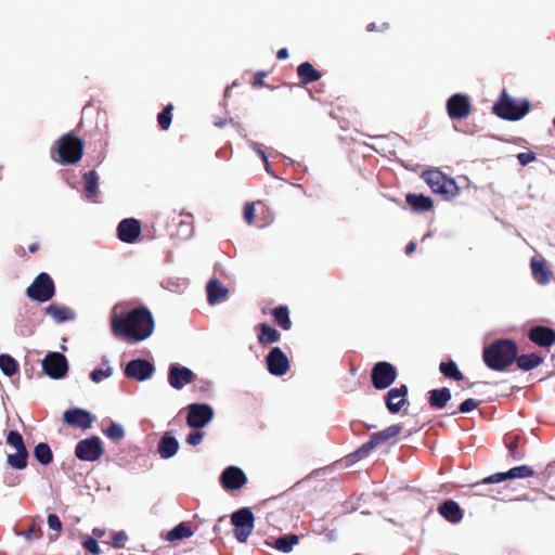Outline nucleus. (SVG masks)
Returning <instances> with one entry per match:
<instances>
[{
  "label": "nucleus",
  "mask_w": 555,
  "mask_h": 555,
  "mask_svg": "<svg viewBox=\"0 0 555 555\" xmlns=\"http://www.w3.org/2000/svg\"><path fill=\"white\" fill-rule=\"evenodd\" d=\"M518 347L512 339L502 338L483 348L485 364L498 372L505 371L517 359Z\"/></svg>",
  "instance_id": "f257e3e1"
},
{
  "label": "nucleus",
  "mask_w": 555,
  "mask_h": 555,
  "mask_svg": "<svg viewBox=\"0 0 555 555\" xmlns=\"http://www.w3.org/2000/svg\"><path fill=\"white\" fill-rule=\"evenodd\" d=\"M112 332L116 337L128 343L139 341V307L127 314L113 317Z\"/></svg>",
  "instance_id": "f03ea898"
},
{
  "label": "nucleus",
  "mask_w": 555,
  "mask_h": 555,
  "mask_svg": "<svg viewBox=\"0 0 555 555\" xmlns=\"http://www.w3.org/2000/svg\"><path fill=\"white\" fill-rule=\"evenodd\" d=\"M85 143L73 132L62 135L56 142L57 162L63 165L77 164L83 155Z\"/></svg>",
  "instance_id": "7ed1b4c3"
},
{
  "label": "nucleus",
  "mask_w": 555,
  "mask_h": 555,
  "mask_svg": "<svg viewBox=\"0 0 555 555\" xmlns=\"http://www.w3.org/2000/svg\"><path fill=\"white\" fill-rule=\"evenodd\" d=\"M529 108L530 103L528 101L518 103L504 90L500 99L495 102L493 112L503 119L519 120L529 112Z\"/></svg>",
  "instance_id": "20e7f679"
},
{
  "label": "nucleus",
  "mask_w": 555,
  "mask_h": 555,
  "mask_svg": "<svg viewBox=\"0 0 555 555\" xmlns=\"http://www.w3.org/2000/svg\"><path fill=\"white\" fill-rule=\"evenodd\" d=\"M423 178L434 193L444 196L446 199H451L459 193L455 181L438 169L425 171Z\"/></svg>",
  "instance_id": "39448f33"
},
{
  "label": "nucleus",
  "mask_w": 555,
  "mask_h": 555,
  "mask_svg": "<svg viewBox=\"0 0 555 555\" xmlns=\"http://www.w3.org/2000/svg\"><path fill=\"white\" fill-rule=\"evenodd\" d=\"M26 295L38 302L49 301L55 295V285L52 278L46 273H39L27 287Z\"/></svg>",
  "instance_id": "423d86ee"
},
{
  "label": "nucleus",
  "mask_w": 555,
  "mask_h": 555,
  "mask_svg": "<svg viewBox=\"0 0 555 555\" xmlns=\"http://www.w3.org/2000/svg\"><path fill=\"white\" fill-rule=\"evenodd\" d=\"M403 429L401 424H393L380 431L374 433L369 441L363 443L356 452L354 456L358 459H363L369 455V453L374 450L376 447L386 443L391 438L398 436Z\"/></svg>",
  "instance_id": "0eeeda50"
},
{
  "label": "nucleus",
  "mask_w": 555,
  "mask_h": 555,
  "mask_svg": "<svg viewBox=\"0 0 555 555\" xmlns=\"http://www.w3.org/2000/svg\"><path fill=\"white\" fill-rule=\"evenodd\" d=\"M7 443L16 450L15 454H9L8 464L15 469H24L27 466L28 451L22 435L16 430H10L7 436Z\"/></svg>",
  "instance_id": "6e6552de"
},
{
  "label": "nucleus",
  "mask_w": 555,
  "mask_h": 555,
  "mask_svg": "<svg viewBox=\"0 0 555 555\" xmlns=\"http://www.w3.org/2000/svg\"><path fill=\"white\" fill-rule=\"evenodd\" d=\"M234 535L238 542H246L254 530L255 516L248 507H242L231 516Z\"/></svg>",
  "instance_id": "1a4fd4ad"
},
{
  "label": "nucleus",
  "mask_w": 555,
  "mask_h": 555,
  "mask_svg": "<svg viewBox=\"0 0 555 555\" xmlns=\"http://www.w3.org/2000/svg\"><path fill=\"white\" fill-rule=\"evenodd\" d=\"M104 449L99 437L92 436L80 440L75 448V455L80 461L95 462L102 457Z\"/></svg>",
  "instance_id": "9d476101"
},
{
  "label": "nucleus",
  "mask_w": 555,
  "mask_h": 555,
  "mask_svg": "<svg viewBox=\"0 0 555 555\" xmlns=\"http://www.w3.org/2000/svg\"><path fill=\"white\" fill-rule=\"evenodd\" d=\"M371 378L374 388L383 390L393 384L397 378V370L391 363L380 361L373 366Z\"/></svg>",
  "instance_id": "9b49d317"
},
{
  "label": "nucleus",
  "mask_w": 555,
  "mask_h": 555,
  "mask_svg": "<svg viewBox=\"0 0 555 555\" xmlns=\"http://www.w3.org/2000/svg\"><path fill=\"white\" fill-rule=\"evenodd\" d=\"M214 417V410L206 403H193L188 406L186 424L194 429L206 426Z\"/></svg>",
  "instance_id": "f8f14e48"
},
{
  "label": "nucleus",
  "mask_w": 555,
  "mask_h": 555,
  "mask_svg": "<svg viewBox=\"0 0 555 555\" xmlns=\"http://www.w3.org/2000/svg\"><path fill=\"white\" fill-rule=\"evenodd\" d=\"M42 370L53 379L63 378L68 371L67 359L60 352H49L42 360Z\"/></svg>",
  "instance_id": "ddd939ff"
},
{
  "label": "nucleus",
  "mask_w": 555,
  "mask_h": 555,
  "mask_svg": "<svg viewBox=\"0 0 555 555\" xmlns=\"http://www.w3.org/2000/svg\"><path fill=\"white\" fill-rule=\"evenodd\" d=\"M447 112L451 119L461 120L472 113V102L466 94L455 93L447 101Z\"/></svg>",
  "instance_id": "4468645a"
},
{
  "label": "nucleus",
  "mask_w": 555,
  "mask_h": 555,
  "mask_svg": "<svg viewBox=\"0 0 555 555\" xmlns=\"http://www.w3.org/2000/svg\"><path fill=\"white\" fill-rule=\"evenodd\" d=\"M266 363L268 371L274 376H283L291 369L289 360L280 347H274L269 351Z\"/></svg>",
  "instance_id": "2eb2a0df"
},
{
  "label": "nucleus",
  "mask_w": 555,
  "mask_h": 555,
  "mask_svg": "<svg viewBox=\"0 0 555 555\" xmlns=\"http://www.w3.org/2000/svg\"><path fill=\"white\" fill-rule=\"evenodd\" d=\"M247 482L245 473L236 466L227 467L220 475V485L227 491L242 489Z\"/></svg>",
  "instance_id": "dca6fc26"
},
{
  "label": "nucleus",
  "mask_w": 555,
  "mask_h": 555,
  "mask_svg": "<svg viewBox=\"0 0 555 555\" xmlns=\"http://www.w3.org/2000/svg\"><path fill=\"white\" fill-rule=\"evenodd\" d=\"M196 375L189 367L173 363L168 370V383L175 389H182L185 385L194 382Z\"/></svg>",
  "instance_id": "f3484780"
},
{
  "label": "nucleus",
  "mask_w": 555,
  "mask_h": 555,
  "mask_svg": "<svg viewBox=\"0 0 555 555\" xmlns=\"http://www.w3.org/2000/svg\"><path fill=\"white\" fill-rule=\"evenodd\" d=\"M63 421L68 426L89 429L94 422V416L87 410L74 408L63 413Z\"/></svg>",
  "instance_id": "a211bd4d"
},
{
  "label": "nucleus",
  "mask_w": 555,
  "mask_h": 555,
  "mask_svg": "<svg viewBox=\"0 0 555 555\" xmlns=\"http://www.w3.org/2000/svg\"><path fill=\"white\" fill-rule=\"evenodd\" d=\"M408 386L401 385L399 387L391 388L385 396V403L388 411L391 414H397L401 409L408 404Z\"/></svg>",
  "instance_id": "6ab92c4d"
},
{
  "label": "nucleus",
  "mask_w": 555,
  "mask_h": 555,
  "mask_svg": "<svg viewBox=\"0 0 555 555\" xmlns=\"http://www.w3.org/2000/svg\"><path fill=\"white\" fill-rule=\"evenodd\" d=\"M528 338L542 348H548L555 343V331L547 326L537 325L530 328Z\"/></svg>",
  "instance_id": "aec40b11"
},
{
  "label": "nucleus",
  "mask_w": 555,
  "mask_h": 555,
  "mask_svg": "<svg viewBox=\"0 0 555 555\" xmlns=\"http://www.w3.org/2000/svg\"><path fill=\"white\" fill-rule=\"evenodd\" d=\"M117 237L125 243H134L139 238V220L127 218L117 227Z\"/></svg>",
  "instance_id": "412c9836"
},
{
  "label": "nucleus",
  "mask_w": 555,
  "mask_h": 555,
  "mask_svg": "<svg viewBox=\"0 0 555 555\" xmlns=\"http://www.w3.org/2000/svg\"><path fill=\"white\" fill-rule=\"evenodd\" d=\"M527 440L518 434L508 433L504 436V444L508 449V454L513 460L520 461L526 453L520 447H525Z\"/></svg>",
  "instance_id": "4be33fe9"
},
{
  "label": "nucleus",
  "mask_w": 555,
  "mask_h": 555,
  "mask_svg": "<svg viewBox=\"0 0 555 555\" xmlns=\"http://www.w3.org/2000/svg\"><path fill=\"white\" fill-rule=\"evenodd\" d=\"M438 513L451 524H459L464 517V511L454 500L444 501L438 507Z\"/></svg>",
  "instance_id": "5701e85b"
},
{
  "label": "nucleus",
  "mask_w": 555,
  "mask_h": 555,
  "mask_svg": "<svg viewBox=\"0 0 555 555\" xmlns=\"http://www.w3.org/2000/svg\"><path fill=\"white\" fill-rule=\"evenodd\" d=\"M99 180H100V178L95 170L87 171L82 176L83 194H85L86 199H88L89 202H93V203L98 202V197L100 194Z\"/></svg>",
  "instance_id": "b1692460"
},
{
  "label": "nucleus",
  "mask_w": 555,
  "mask_h": 555,
  "mask_svg": "<svg viewBox=\"0 0 555 555\" xmlns=\"http://www.w3.org/2000/svg\"><path fill=\"white\" fill-rule=\"evenodd\" d=\"M207 300L210 305H215L224 300L228 297L229 291L225 288L220 281L211 279L207 283Z\"/></svg>",
  "instance_id": "393cba45"
},
{
  "label": "nucleus",
  "mask_w": 555,
  "mask_h": 555,
  "mask_svg": "<svg viewBox=\"0 0 555 555\" xmlns=\"http://www.w3.org/2000/svg\"><path fill=\"white\" fill-rule=\"evenodd\" d=\"M178 450V440L170 434L166 433L158 442V453L160 457L164 460L170 459L177 454Z\"/></svg>",
  "instance_id": "a878e982"
},
{
  "label": "nucleus",
  "mask_w": 555,
  "mask_h": 555,
  "mask_svg": "<svg viewBox=\"0 0 555 555\" xmlns=\"http://www.w3.org/2000/svg\"><path fill=\"white\" fill-rule=\"evenodd\" d=\"M297 75L301 85H309L321 79L322 74L309 62H304L297 67Z\"/></svg>",
  "instance_id": "bb28decb"
},
{
  "label": "nucleus",
  "mask_w": 555,
  "mask_h": 555,
  "mask_svg": "<svg viewBox=\"0 0 555 555\" xmlns=\"http://www.w3.org/2000/svg\"><path fill=\"white\" fill-rule=\"evenodd\" d=\"M451 399V391L447 387H442L439 389H433L429 391L428 403L431 408L441 410L443 409L448 401Z\"/></svg>",
  "instance_id": "cd10ccee"
},
{
  "label": "nucleus",
  "mask_w": 555,
  "mask_h": 555,
  "mask_svg": "<svg viewBox=\"0 0 555 555\" xmlns=\"http://www.w3.org/2000/svg\"><path fill=\"white\" fill-rule=\"evenodd\" d=\"M46 314L54 319L56 323H63L73 320L74 312L65 306H59L55 304L49 305L44 308Z\"/></svg>",
  "instance_id": "c85d7f7f"
},
{
  "label": "nucleus",
  "mask_w": 555,
  "mask_h": 555,
  "mask_svg": "<svg viewBox=\"0 0 555 555\" xmlns=\"http://www.w3.org/2000/svg\"><path fill=\"white\" fill-rule=\"evenodd\" d=\"M257 330L259 332L257 338L260 345L278 343L281 339V334L267 323L258 324Z\"/></svg>",
  "instance_id": "c756f323"
},
{
  "label": "nucleus",
  "mask_w": 555,
  "mask_h": 555,
  "mask_svg": "<svg viewBox=\"0 0 555 555\" xmlns=\"http://www.w3.org/2000/svg\"><path fill=\"white\" fill-rule=\"evenodd\" d=\"M405 201L416 211H428L434 207L433 199L423 194L409 193Z\"/></svg>",
  "instance_id": "7c9ffc66"
},
{
  "label": "nucleus",
  "mask_w": 555,
  "mask_h": 555,
  "mask_svg": "<svg viewBox=\"0 0 555 555\" xmlns=\"http://www.w3.org/2000/svg\"><path fill=\"white\" fill-rule=\"evenodd\" d=\"M531 270H532V275H533L534 280L539 284H546L552 279V272L547 268L544 260L532 259L531 260Z\"/></svg>",
  "instance_id": "2f4dec72"
},
{
  "label": "nucleus",
  "mask_w": 555,
  "mask_h": 555,
  "mask_svg": "<svg viewBox=\"0 0 555 555\" xmlns=\"http://www.w3.org/2000/svg\"><path fill=\"white\" fill-rule=\"evenodd\" d=\"M544 358L539 353H529V354H517V359L515 360L519 370L528 372L535 367H538Z\"/></svg>",
  "instance_id": "473e14b6"
},
{
  "label": "nucleus",
  "mask_w": 555,
  "mask_h": 555,
  "mask_svg": "<svg viewBox=\"0 0 555 555\" xmlns=\"http://www.w3.org/2000/svg\"><path fill=\"white\" fill-rule=\"evenodd\" d=\"M154 331V319L151 311L141 306V341L152 335Z\"/></svg>",
  "instance_id": "72a5a7b5"
},
{
  "label": "nucleus",
  "mask_w": 555,
  "mask_h": 555,
  "mask_svg": "<svg viewBox=\"0 0 555 555\" xmlns=\"http://www.w3.org/2000/svg\"><path fill=\"white\" fill-rule=\"evenodd\" d=\"M271 314L274 318L275 323L283 328L288 331L292 327V321L289 319V311L286 306H279L272 309Z\"/></svg>",
  "instance_id": "f704fd0d"
},
{
  "label": "nucleus",
  "mask_w": 555,
  "mask_h": 555,
  "mask_svg": "<svg viewBox=\"0 0 555 555\" xmlns=\"http://www.w3.org/2000/svg\"><path fill=\"white\" fill-rule=\"evenodd\" d=\"M441 374L450 379L461 382L464 379V374L460 371L457 364L453 360L441 362L439 365Z\"/></svg>",
  "instance_id": "c9c22d12"
},
{
  "label": "nucleus",
  "mask_w": 555,
  "mask_h": 555,
  "mask_svg": "<svg viewBox=\"0 0 555 555\" xmlns=\"http://www.w3.org/2000/svg\"><path fill=\"white\" fill-rule=\"evenodd\" d=\"M34 456L41 465H49L53 461L52 450L46 442H40L35 447Z\"/></svg>",
  "instance_id": "e433bc0d"
},
{
  "label": "nucleus",
  "mask_w": 555,
  "mask_h": 555,
  "mask_svg": "<svg viewBox=\"0 0 555 555\" xmlns=\"http://www.w3.org/2000/svg\"><path fill=\"white\" fill-rule=\"evenodd\" d=\"M193 531L190 526L184 522H180L173 529L167 532L166 540L167 541H177L192 537Z\"/></svg>",
  "instance_id": "4c0bfd02"
},
{
  "label": "nucleus",
  "mask_w": 555,
  "mask_h": 555,
  "mask_svg": "<svg viewBox=\"0 0 555 555\" xmlns=\"http://www.w3.org/2000/svg\"><path fill=\"white\" fill-rule=\"evenodd\" d=\"M299 538L296 534H285L278 538L274 542V547L281 552L288 553L293 546L298 544Z\"/></svg>",
  "instance_id": "58836bf2"
},
{
  "label": "nucleus",
  "mask_w": 555,
  "mask_h": 555,
  "mask_svg": "<svg viewBox=\"0 0 555 555\" xmlns=\"http://www.w3.org/2000/svg\"><path fill=\"white\" fill-rule=\"evenodd\" d=\"M0 370L4 375L13 376L18 371V363L10 354H0Z\"/></svg>",
  "instance_id": "ea45409f"
},
{
  "label": "nucleus",
  "mask_w": 555,
  "mask_h": 555,
  "mask_svg": "<svg viewBox=\"0 0 555 555\" xmlns=\"http://www.w3.org/2000/svg\"><path fill=\"white\" fill-rule=\"evenodd\" d=\"M173 105L167 104L164 109L157 115V122L162 130H168L172 120Z\"/></svg>",
  "instance_id": "a19ab883"
},
{
  "label": "nucleus",
  "mask_w": 555,
  "mask_h": 555,
  "mask_svg": "<svg viewBox=\"0 0 555 555\" xmlns=\"http://www.w3.org/2000/svg\"><path fill=\"white\" fill-rule=\"evenodd\" d=\"M533 475H534L533 469L527 465L516 466V467L511 468L507 472V476L509 479L528 478V477H532Z\"/></svg>",
  "instance_id": "79ce46f5"
},
{
  "label": "nucleus",
  "mask_w": 555,
  "mask_h": 555,
  "mask_svg": "<svg viewBox=\"0 0 555 555\" xmlns=\"http://www.w3.org/2000/svg\"><path fill=\"white\" fill-rule=\"evenodd\" d=\"M105 435L113 439V440H119L124 437V428L119 425V424H116V423H112L105 430H104Z\"/></svg>",
  "instance_id": "37998d69"
},
{
  "label": "nucleus",
  "mask_w": 555,
  "mask_h": 555,
  "mask_svg": "<svg viewBox=\"0 0 555 555\" xmlns=\"http://www.w3.org/2000/svg\"><path fill=\"white\" fill-rule=\"evenodd\" d=\"M20 534H22L27 541L38 540L42 537V530L39 525L33 522L28 530L21 532Z\"/></svg>",
  "instance_id": "c03bdc74"
},
{
  "label": "nucleus",
  "mask_w": 555,
  "mask_h": 555,
  "mask_svg": "<svg viewBox=\"0 0 555 555\" xmlns=\"http://www.w3.org/2000/svg\"><path fill=\"white\" fill-rule=\"evenodd\" d=\"M125 375L130 378L139 379V359L131 360L127 364Z\"/></svg>",
  "instance_id": "a18cd8bd"
},
{
  "label": "nucleus",
  "mask_w": 555,
  "mask_h": 555,
  "mask_svg": "<svg viewBox=\"0 0 555 555\" xmlns=\"http://www.w3.org/2000/svg\"><path fill=\"white\" fill-rule=\"evenodd\" d=\"M153 373H154L153 364L147 360L141 359V382L150 378Z\"/></svg>",
  "instance_id": "49530a36"
},
{
  "label": "nucleus",
  "mask_w": 555,
  "mask_h": 555,
  "mask_svg": "<svg viewBox=\"0 0 555 555\" xmlns=\"http://www.w3.org/2000/svg\"><path fill=\"white\" fill-rule=\"evenodd\" d=\"M82 545L88 552H90L93 555H99L101 552L96 540L92 537L87 538L83 541Z\"/></svg>",
  "instance_id": "de8ad7c7"
},
{
  "label": "nucleus",
  "mask_w": 555,
  "mask_h": 555,
  "mask_svg": "<svg viewBox=\"0 0 555 555\" xmlns=\"http://www.w3.org/2000/svg\"><path fill=\"white\" fill-rule=\"evenodd\" d=\"M112 374V371L111 369H107V370H102V369H96V370H93L90 374V378L94 382V383H100L101 380H103L104 378L111 376Z\"/></svg>",
  "instance_id": "09e8293b"
},
{
  "label": "nucleus",
  "mask_w": 555,
  "mask_h": 555,
  "mask_svg": "<svg viewBox=\"0 0 555 555\" xmlns=\"http://www.w3.org/2000/svg\"><path fill=\"white\" fill-rule=\"evenodd\" d=\"M479 402L475 399H466L464 400L460 406H459V411L461 413H468V412H472L474 411L477 406H478Z\"/></svg>",
  "instance_id": "8fccbe9b"
},
{
  "label": "nucleus",
  "mask_w": 555,
  "mask_h": 555,
  "mask_svg": "<svg viewBox=\"0 0 555 555\" xmlns=\"http://www.w3.org/2000/svg\"><path fill=\"white\" fill-rule=\"evenodd\" d=\"M127 540V534L124 531L116 532L112 535L111 544L115 548L124 547V542Z\"/></svg>",
  "instance_id": "3c124183"
},
{
  "label": "nucleus",
  "mask_w": 555,
  "mask_h": 555,
  "mask_svg": "<svg viewBox=\"0 0 555 555\" xmlns=\"http://www.w3.org/2000/svg\"><path fill=\"white\" fill-rule=\"evenodd\" d=\"M255 212V205L253 203H246L244 206L243 217L248 224H251L254 222Z\"/></svg>",
  "instance_id": "603ef678"
},
{
  "label": "nucleus",
  "mask_w": 555,
  "mask_h": 555,
  "mask_svg": "<svg viewBox=\"0 0 555 555\" xmlns=\"http://www.w3.org/2000/svg\"><path fill=\"white\" fill-rule=\"evenodd\" d=\"M204 433L201 430H193L186 436V442L191 446H197L203 441Z\"/></svg>",
  "instance_id": "864d4df0"
},
{
  "label": "nucleus",
  "mask_w": 555,
  "mask_h": 555,
  "mask_svg": "<svg viewBox=\"0 0 555 555\" xmlns=\"http://www.w3.org/2000/svg\"><path fill=\"white\" fill-rule=\"evenodd\" d=\"M506 479H509L507 476V472L506 473H495L493 475L486 477L482 480V483H498V482H502Z\"/></svg>",
  "instance_id": "5fc2aeb1"
},
{
  "label": "nucleus",
  "mask_w": 555,
  "mask_h": 555,
  "mask_svg": "<svg viewBox=\"0 0 555 555\" xmlns=\"http://www.w3.org/2000/svg\"><path fill=\"white\" fill-rule=\"evenodd\" d=\"M48 526L50 529L60 532L62 530V522L57 515L49 514L48 515Z\"/></svg>",
  "instance_id": "6e6d98bb"
},
{
  "label": "nucleus",
  "mask_w": 555,
  "mask_h": 555,
  "mask_svg": "<svg viewBox=\"0 0 555 555\" xmlns=\"http://www.w3.org/2000/svg\"><path fill=\"white\" fill-rule=\"evenodd\" d=\"M517 159L520 163V165L526 166L531 162L535 160V154L532 152L519 153L517 155Z\"/></svg>",
  "instance_id": "4d7b16f0"
},
{
  "label": "nucleus",
  "mask_w": 555,
  "mask_h": 555,
  "mask_svg": "<svg viewBox=\"0 0 555 555\" xmlns=\"http://www.w3.org/2000/svg\"><path fill=\"white\" fill-rule=\"evenodd\" d=\"M389 28V24L386 22H383L380 24H377L375 22L367 24L366 30L367 31H378L384 33Z\"/></svg>",
  "instance_id": "13d9d810"
},
{
  "label": "nucleus",
  "mask_w": 555,
  "mask_h": 555,
  "mask_svg": "<svg viewBox=\"0 0 555 555\" xmlns=\"http://www.w3.org/2000/svg\"><path fill=\"white\" fill-rule=\"evenodd\" d=\"M267 76V73L266 72H257L255 75H254V81H253V86L255 88H262L264 87V77Z\"/></svg>",
  "instance_id": "bf43d9fd"
},
{
  "label": "nucleus",
  "mask_w": 555,
  "mask_h": 555,
  "mask_svg": "<svg viewBox=\"0 0 555 555\" xmlns=\"http://www.w3.org/2000/svg\"><path fill=\"white\" fill-rule=\"evenodd\" d=\"M276 57L279 60H285L288 57V50L286 48H282L278 51Z\"/></svg>",
  "instance_id": "052dcab7"
},
{
  "label": "nucleus",
  "mask_w": 555,
  "mask_h": 555,
  "mask_svg": "<svg viewBox=\"0 0 555 555\" xmlns=\"http://www.w3.org/2000/svg\"><path fill=\"white\" fill-rule=\"evenodd\" d=\"M416 248V244L414 242H410L406 246H405V254L406 255H411Z\"/></svg>",
  "instance_id": "680f3d73"
},
{
  "label": "nucleus",
  "mask_w": 555,
  "mask_h": 555,
  "mask_svg": "<svg viewBox=\"0 0 555 555\" xmlns=\"http://www.w3.org/2000/svg\"><path fill=\"white\" fill-rule=\"evenodd\" d=\"M259 154H260V157L262 158V160L264 162L266 168L268 169L269 162H268L266 153L263 151H259Z\"/></svg>",
  "instance_id": "e2e57ef3"
},
{
  "label": "nucleus",
  "mask_w": 555,
  "mask_h": 555,
  "mask_svg": "<svg viewBox=\"0 0 555 555\" xmlns=\"http://www.w3.org/2000/svg\"><path fill=\"white\" fill-rule=\"evenodd\" d=\"M227 122H228V121H227V120H224V119H217V120H215V122H214V124H215V126H217V127H223V126H225V125H227Z\"/></svg>",
  "instance_id": "0e129e2a"
},
{
  "label": "nucleus",
  "mask_w": 555,
  "mask_h": 555,
  "mask_svg": "<svg viewBox=\"0 0 555 555\" xmlns=\"http://www.w3.org/2000/svg\"><path fill=\"white\" fill-rule=\"evenodd\" d=\"M93 534L98 538H101L104 534V531L102 529H93Z\"/></svg>",
  "instance_id": "69168bd1"
},
{
  "label": "nucleus",
  "mask_w": 555,
  "mask_h": 555,
  "mask_svg": "<svg viewBox=\"0 0 555 555\" xmlns=\"http://www.w3.org/2000/svg\"><path fill=\"white\" fill-rule=\"evenodd\" d=\"M29 250H30L31 253H35V251L37 250V246H36V245L30 246V247H29Z\"/></svg>",
  "instance_id": "338daca9"
},
{
  "label": "nucleus",
  "mask_w": 555,
  "mask_h": 555,
  "mask_svg": "<svg viewBox=\"0 0 555 555\" xmlns=\"http://www.w3.org/2000/svg\"><path fill=\"white\" fill-rule=\"evenodd\" d=\"M553 124H554V127H555V117H554V121H553Z\"/></svg>",
  "instance_id": "774afa93"
}]
</instances>
